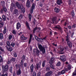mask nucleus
Masks as SVG:
<instances>
[{
	"instance_id": "1",
	"label": "nucleus",
	"mask_w": 76,
	"mask_h": 76,
	"mask_svg": "<svg viewBox=\"0 0 76 76\" xmlns=\"http://www.w3.org/2000/svg\"><path fill=\"white\" fill-rule=\"evenodd\" d=\"M38 47L41 51H42L43 54H44L45 53V49L43 47L42 45H38Z\"/></svg>"
},
{
	"instance_id": "2",
	"label": "nucleus",
	"mask_w": 76,
	"mask_h": 76,
	"mask_svg": "<svg viewBox=\"0 0 76 76\" xmlns=\"http://www.w3.org/2000/svg\"><path fill=\"white\" fill-rule=\"evenodd\" d=\"M34 54H37V56H39V53H40V51L37 49H33Z\"/></svg>"
},
{
	"instance_id": "3",
	"label": "nucleus",
	"mask_w": 76,
	"mask_h": 76,
	"mask_svg": "<svg viewBox=\"0 0 76 76\" xmlns=\"http://www.w3.org/2000/svg\"><path fill=\"white\" fill-rule=\"evenodd\" d=\"M35 4L33 3L32 4V6L31 7L30 10V13L31 14H32V13H33V12H34L33 10L35 9Z\"/></svg>"
},
{
	"instance_id": "4",
	"label": "nucleus",
	"mask_w": 76,
	"mask_h": 76,
	"mask_svg": "<svg viewBox=\"0 0 76 76\" xmlns=\"http://www.w3.org/2000/svg\"><path fill=\"white\" fill-rule=\"evenodd\" d=\"M54 29H57L58 30V31H61L62 30V28L61 27H60V26L59 25H57L54 28Z\"/></svg>"
},
{
	"instance_id": "5",
	"label": "nucleus",
	"mask_w": 76,
	"mask_h": 76,
	"mask_svg": "<svg viewBox=\"0 0 76 76\" xmlns=\"http://www.w3.org/2000/svg\"><path fill=\"white\" fill-rule=\"evenodd\" d=\"M8 68H9V67L7 65H5L4 67H2L3 70L4 69V72H7V71H8Z\"/></svg>"
},
{
	"instance_id": "6",
	"label": "nucleus",
	"mask_w": 76,
	"mask_h": 76,
	"mask_svg": "<svg viewBox=\"0 0 76 76\" xmlns=\"http://www.w3.org/2000/svg\"><path fill=\"white\" fill-rule=\"evenodd\" d=\"M53 74V71H50V72H47L45 74V76H51V74Z\"/></svg>"
},
{
	"instance_id": "7",
	"label": "nucleus",
	"mask_w": 76,
	"mask_h": 76,
	"mask_svg": "<svg viewBox=\"0 0 76 76\" xmlns=\"http://www.w3.org/2000/svg\"><path fill=\"white\" fill-rule=\"evenodd\" d=\"M41 61H40L38 64H37L36 68L38 69L40 68H41Z\"/></svg>"
},
{
	"instance_id": "8",
	"label": "nucleus",
	"mask_w": 76,
	"mask_h": 76,
	"mask_svg": "<svg viewBox=\"0 0 76 76\" xmlns=\"http://www.w3.org/2000/svg\"><path fill=\"white\" fill-rule=\"evenodd\" d=\"M74 31L71 30V31L69 30V34H70L71 35V36L72 38L73 37V35H74Z\"/></svg>"
},
{
	"instance_id": "9",
	"label": "nucleus",
	"mask_w": 76,
	"mask_h": 76,
	"mask_svg": "<svg viewBox=\"0 0 76 76\" xmlns=\"http://www.w3.org/2000/svg\"><path fill=\"white\" fill-rule=\"evenodd\" d=\"M60 59L61 60H62L63 61H66V56H61L60 57Z\"/></svg>"
},
{
	"instance_id": "10",
	"label": "nucleus",
	"mask_w": 76,
	"mask_h": 76,
	"mask_svg": "<svg viewBox=\"0 0 76 76\" xmlns=\"http://www.w3.org/2000/svg\"><path fill=\"white\" fill-rule=\"evenodd\" d=\"M18 11L17 9H15L13 11V15L14 16H18Z\"/></svg>"
},
{
	"instance_id": "11",
	"label": "nucleus",
	"mask_w": 76,
	"mask_h": 76,
	"mask_svg": "<svg viewBox=\"0 0 76 76\" xmlns=\"http://www.w3.org/2000/svg\"><path fill=\"white\" fill-rule=\"evenodd\" d=\"M21 9V12H23V13H25V8L23 7V5L21 6V7H20V8Z\"/></svg>"
},
{
	"instance_id": "12",
	"label": "nucleus",
	"mask_w": 76,
	"mask_h": 76,
	"mask_svg": "<svg viewBox=\"0 0 76 76\" xmlns=\"http://www.w3.org/2000/svg\"><path fill=\"white\" fill-rule=\"evenodd\" d=\"M16 74L17 75H21V70L20 68L17 71Z\"/></svg>"
},
{
	"instance_id": "13",
	"label": "nucleus",
	"mask_w": 76,
	"mask_h": 76,
	"mask_svg": "<svg viewBox=\"0 0 76 76\" xmlns=\"http://www.w3.org/2000/svg\"><path fill=\"white\" fill-rule=\"evenodd\" d=\"M26 24L27 26V29H28V30H31V28H30V27H29V23H28V22L27 21H26Z\"/></svg>"
},
{
	"instance_id": "14",
	"label": "nucleus",
	"mask_w": 76,
	"mask_h": 76,
	"mask_svg": "<svg viewBox=\"0 0 76 76\" xmlns=\"http://www.w3.org/2000/svg\"><path fill=\"white\" fill-rule=\"evenodd\" d=\"M21 39L23 41H25V40H26L27 39V37H25L23 35L21 37Z\"/></svg>"
},
{
	"instance_id": "15",
	"label": "nucleus",
	"mask_w": 76,
	"mask_h": 76,
	"mask_svg": "<svg viewBox=\"0 0 76 76\" xmlns=\"http://www.w3.org/2000/svg\"><path fill=\"white\" fill-rule=\"evenodd\" d=\"M56 3L58 5H60L61 4H63V2L61 0H57Z\"/></svg>"
},
{
	"instance_id": "16",
	"label": "nucleus",
	"mask_w": 76,
	"mask_h": 76,
	"mask_svg": "<svg viewBox=\"0 0 76 76\" xmlns=\"http://www.w3.org/2000/svg\"><path fill=\"white\" fill-rule=\"evenodd\" d=\"M26 6L27 7H30V4H31V2L29 0H28L26 1Z\"/></svg>"
},
{
	"instance_id": "17",
	"label": "nucleus",
	"mask_w": 76,
	"mask_h": 76,
	"mask_svg": "<svg viewBox=\"0 0 76 76\" xmlns=\"http://www.w3.org/2000/svg\"><path fill=\"white\" fill-rule=\"evenodd\" d=\"M20 23H17L16 25V28L17 29H19L20 28Z\"/></svg>"
},
{
	"instance_id": "18",
	"label": "nucleus",
	"mask_w": 76,
	"mask_h": 76,
	"mask_svg": "<svg viewBox=\"0 0 76 76\" xmlns=\"http://www.w3.org/2000/svg\"><path fill=\"white\" fill-rule=\"evenodd\" d=\"M57 19V17H53L52 19V21H53L52 23H54V22H56V20Z\"/></svg>"
},
{
	"instance_id": "19",
	"label": "nucleus",
	"mask_w": 76,
	"mask_h": 76,
	"mask_svg": "<svg viewBox=\"0 0 76 76\" xmlns=\"http://www.w3.org/2000/svg\"><path fill=\"white\" fill-rule=\"evenodd\" d=\"M5 47L7 48L8 50L10 51H12L13 50V48L12 47L10 46L9 48H8L7 46Z\"/></svg>"
},
{
	"instance_id": "20",
	"label": "nucleus",
	"mask_w": 76,
	"mask_h": 76,
	"mask_svg": "<svg viewBox=\"0 0 76 76\" xmlns=\"http://www.w3.org/2000/svg\"><path fill=\"white\" fill-rule=\"evenodd\" d=\"M67 43L69 46V47L71 48V47H72V43L69 41L67 42Z\"/></svg>"
},
{
	"instance_id": "21",
	"label": "nucleus",
	"mask_w": 76,
	"mask_h": 76,
	"mask_svg": "<svg viewBox=\"0 0 76 76\" xmlns=\"http://www.w3.org/2000/svg\"><path fill=\"white\" fill-rule=\"evenodd\" d=\"M30 69L31 70V72L32 73L34 70V64H32L30 66Z\"/></svg>"
},
{
	"instance_id": "22",
	"label": "nucleus",
	"mask_w": 76,
	"mask_h": 76,
	"mask_svg": "<svg viewBox=\"0 0 76 76\" xmlns=\"http://www.w3.org/2000/svg\"><path fill=\"white\" fill-rule=\"evenodd\" d=\"M15 5L14 4H12L10 8V10L11 11L13 10V7H15Z\"/></svg>"
},
{
	"instance_id": "23",
	"label": "nucleus",
	"mask_w": 76,
	"mask_h": 76,
	"mask_svg": "<svg viewBox=\"0 0 76 76\" xmlns=\"http://www.w3.org/2000/svg\"><path fill=\"white\" fill-rule=\"evenodd\" d=\"M32 37V34H30V39L28 41V42H29L28 44H30L31 42V41Z\"/></svg>"
},
{
	"instance_id": "24",
	"label": "nucleus",
	"mask_w": 76,
	"mask_h": 76,
	"mask_svg": "<svg viewBox=\"0 0 76 76\" xmlns=\"http://www.w3.org/2000/svg\"><path fill=\"white\" fill-rule=\"evenodd\" d=\"M16 6L17 7L20 9V8L21 7V6H20V5L19 4V3L18 2H16Z\"/></svg>"
},
{
	"instance_id": "25",
	"label": "nucleus",
	"mask_w": 76,
	"mask_h": 76,
	"mask_svg": "<svg viewBox=\"0 0 76 76\" xmlns=\"http://www.w3.org/2000/svg\"><path fill=\"white\" fill-rule=\"evenodd\" d=\"M60 48H59V51L60 52H62L63 51V47L62 46H61Z\"/></svg>"
},
{
	"instance_id": "26",
	"label": "nucleus",
	"mask_w": 76,
	"mask_h": 76,
	"mask_svg": "<svg viewBox=\"0 0 76 76\" xmlns=\"http://www.w3.org/2000/svg\"><path fill=\"white\" fill-rule=\"evenodd\" d=\"M2 18L4 21H5L6 20V17L4 15H2Z\"/></svg>"
},
{
	"instance_id": "27",
	"label": "nucleus",
	"mask_w": 76,
	"mask_h": 76,
	"mask_svg": "<svg viewBox=\"0 0 76 76\" xmlns=\"http://www.w3.org/2000/svg\"><path fill=\"white\" fill-rule=\"evenodd\" d=\"M13 69V67L11 66L10 67L9 69V71L11 73H13V70L12 69Z\"/></svg>"
},
{
	"instance_id": "28",
	"label": "nucleus",
	"mask_w": 76,
	"mask_h": 76,
	"mask_svg": "<svg viewBox=\"0 0 76 76\" xmlns=\"http://www.w3.org/2000/svg\"><path fill=\"white\" fill-rule=\"evenodd\" d=\"M28 18L29 21H31V19H32V15L30 14H28Z\"/></svg>"
},
{
	"instance_id": "29",
	"label": "nucleus",
	"mask_w": 76,
	"mask_h": 76,
	"mask_svg": "<svg viewBox=\"0 0 76 76\" xmlns=\"http://www.w3.org/2000/svg\"><path fill=\"white\" fill-rule=\"evenodd\" d=\"M54 11L55 12H59V11H60V10L57 8H55L54 9Z\"/></svg>"
},
{
	"instance_id": "30",
	"label": "nucleus",
	"mask_w": 76,
	"mask_h": 76,
	"mask_svg": "<svg viewBox=\"0 0 76 76\" xmlns=\"http://www.w3.org/2000/svg\"><path fill=\"white\" fill-rule=\"evenodd\" d=\"M10 45L13 48L15 47V43L14 42H12Z\"/></svg>"
},
{
	"instance_id": "31",
	"label": "nucleus",
	"mask_w": 76,
	"mask_h": 76,
	"mask_svg": "<svg viewBox=\"0 0 76 76\" xmlns=\"http://www.w3.org/2000/svg\"><path fill=\"white\" fill-rule=\"evenodd\" d=\"M7 30V29H6V28L4 27V30L3 31V34H5L6 33Z\"/></svg>"
},
{
	"instance_id": "32",
	"label": "nucleus",
	"mask_w": 76,
	"mask_h": 76,
	"mask_svg": "<svg viewBox=\"0 0 76 76\" xmlns=\"http://www.w3.org/2000/svg\"><path fill=\"white\" fill-rule=\"evenodd\" d=\"M3 59L2 58V57L0 56V63H3Z\"/></svg>"
},
{
	"instance_id": "33",
	"label": "nucleus",
	"mask_w": 76,
	"mask_h": 76,
	"mask_svg": "<svg viewBox=\"0 0 76 76\" xmlns=\"http://www.w3.org/2000/svg\"><path fill=\"white\" fill-rule=\"evenodd\" d=\"M10 61H11L15 62V61H16V58H13L10 59Z\"/></svg>"
},
{
	"instance_id": "34",
	"label": "nucleus",
	"mask_w": 76,
	"mask_h": 76,
	"mask_svg": "<svg viewBox=\"0 0 76 76\" xmlns=\"http://www.w3.org/2000/svg\"><path fill=\"white\" fill-rule=\"evenodd\" d=\"M0 39H3V34L2 33H0Z\"/></svg>"
},
{
	"instance_id": "35",
	"label": "nucleus",
	"mask_w": 76,
	"mask_h": 76,
	"mask_svg": "<svg viewBox=\"0 0 76 76\" xmlns=\"http://www.w3.org/2000/svg\"><path fill=\"white\" fill-rule=\"evenodd\" d=\"M45 62H46V61L45 60H44L43 61L42 63V67H44L45 66Z\"/></svg>"
},
{
	"instance_id": "36",
	"label": "nucleus",
	"mask_w": 76,
	"mask_h": 76,
	"mask_svg": "<svg viewBox=\"0 0 76 76\" xmlns=\"http://www.w3.org/2000/svg\"><path fill=\"white\" fill-rule=\"evenodd\" d=\"M46 71L47 72H48V71H50V67H47L46 68Z\"/></svg>"
},
{
	"instance_id": "37",
	"label": "nucleus",
	"mask_w": 76,
	"mask_h": 76,
	"mask_svg": "<svg viewBox=\"0 0 76 76\" xmlns=\"http://www.w3.org/2000/svg\"><path fill=\"white\" fill-rule=\"evenodd\" d=\"M20 64L22 66V67H23V60H21Z\"/></svg>"
},
{
	"instance_id": "38",
	"label": "nucleus",
	"mask_w": 76,
	"mask_h": 76,
	"mask_svg": "<svg viewBox=\"0 0 76 76\" xmlns=\"http://www.w3.org/2000/svg\"><path fill=\"white\" fill-rule=\"evenodd\" d=\"M0 50L1 51H2V52H4V49L3 48V47H1V46H0Z\"/></svg>"
},
{
	"instance_id": "39",
	"label": "nucleus",
	"mask_w": 76,
	"mask_h": 76,
	"mask_svg": "<svg viewBox=\"0 0 76 76\" xmlns=\"http://www.w3.org/2000/svg\"><path fill=\"white\" fill-rule=\"evenodd\" d=\"M20 65L18 64H16L15 65V67L16 68H20Z\"/></svg>"
},
{
	"instance_id": "40",
	"label": "nucleus",
	"mask_w": 76,
	"mask_h": 76,
	"mask_svg": "<svg viewBox=\"0 0 76 76\" xmlns=\"http://www.w3.org/2000/svg\"><path fill=\"white\" fill-rule=\"evenodd\" d=\"M25 55H23L21 57V59L22 60H25Z\"/></svg>"
},
{
	"instance_id": "41",
	"label": "nucleus",
	"mask_w": 76,
	"mask_h": 76,
	"mask_svg": "<svg viewBox=\"0 0 76 76\" xmlns=\"http://www.w3.org/2000/svg\"><path fill=\"white\" fill-rule=\"evenodd\" d=\"M3 9L5 12H7V9L6 8V7H5V6H3Z\"/></svg>"
},
{
	"instance_id": "42",
	"label": "nucleus",
	"mask_w": 76,
	"mask_h": 76,
	"mask_svg": "<svg viewBox=\"0 0 76 76\" xmlns=\"http://www.w3.org/2000/svg\"><path fill=\"white\" fill-rule=\"evenodd\" d=\"M7 44L8 46H10V42H9V41H7Z\"/></svg>"
},
{
	"instance_id": "43",
	"label": "nucleus",
	"mask_w": 76,
	"mask_h": 76,
	"mask_svg": "<svg viewBox=\"0 0 76 76\" xmlns=\"http://www.w3.org/2000/svg\"><path fill=\"white\" fill-rule=\"evenodd\" d=\"M38 29V28L37 27L34 28L33 30V33H35V31H37Z\"/></svg>"
},
{
	"instance_id": "44",
	"label": "nucleus",
	"mask_w": 76,
	"mask_h": 76,
	"mask_svg": "<svg viewBox=\"0 0 76 76\" xmlns=\"http://www.w3.org/2000/svg\"><path fill=\"white\" fill-rule=\"evenodd\" d=\"M61 64V63H60V62L59 61L56 64V66H60Z\"/></svg>"
},
{
	"instance_id": "45",
	"label": "nucleus",
	"mask_w": 76,
	"mask_h": 76,
	"mask_svg": "<svg viewBox=\"0 0 76 76\" xmlns=\"http://www.w3.org/2000/svg\"><path fill=\"white\" fill-rule=\"evenodd\" d=\"M12 38V35H10L8 37V39L9 40H10Z\"/></svg>"
},
{
	"instance_id": "46",
	"label": "nucleus",
	"mask_w": 76,
	"mask_h": 76,
	"mask_svg": "<svg viewBox=\"0 0 76 76\" xmlns=\"http://www.w3.org/2000/svg\"><path fill=\"white\" fill-rule=\"evenodd\" d=\"M16 72L15 71H14L13 73L12 74V76H16Z\"/></svg>"
},
{
	"instance_id": "47",
	"label": "nucleus",
	"mask_w": 76,
	"mask_h": 76,
	"mask_svg": "<svg viewBox=\"0 0 76 76\" xmlns=\"http://www.w3.org/2000/svg\"><path fill=\"white\" fill-rule=\"evenodd\" d=\"M23 17L22 16V15H20L19 16L18 18L19 19H21Z\"/></svg>"
},
{
	"instance_id": "48",
	"label": "nucleus",
	"mask_w": 76,
	"mask_h": 76,
	"mask_svg": "<svg viewBox=\"0 0 76 76\" xmlns=\"http://www.w3.org/2000/svg\"><path fill=\"white\" fill-rule=\"evenodd\" d=\"M8 75V73H6L5 74H3L2 75V76H7Z\"/></svg>"
},
{
	"instance_id": "49",
	"label": "nucleus",
	"mask_w": 76,
	"mask_h": 76,
	"mask_svg": "<svg viewBox=\"0 0 76 76\" xmlns=\"http://www.w3.org/2000/svg\"><path fill=\"white\" fill-rule=\"evenodd\" d=\"M71 13L72 16H75V12H74V11H72Z\"/></svg>"
},
{
	"instance_id": "50",
	"label": "nucleus",
	"mask_w": 76,
	"mask_h": 76,
	"mask_svg": "<svg viewBox=\"0 0 76 76\" xmlns=\"http://www.w3.org/2000/svg\"><path fill=\"white\" fill-rule=\"evenodd\" d=\"M72 75H74V76H76V70H75L72 73Z\"/></svg>"
},
{
	"instance_id": "51",
	"label": "nucleus",
	"mask_w": 76,
	"mask_h": 76,
	"mask_svg": "<svg viewBox=\"0 0 76 76\" xmlns=\"http://www.w3.org/2000/svg\"><path fill=\"white\" fill-rule=\"evenodd\" d=\"M39 5L41 7H42V6H43V4H42V2H40V3H39Z\"/></svg>"
},
{
	"instance_id": "52",
	"label": "nucleus",
	"mask_w": 76,
	"mask_h": 76,
	"mask_svg": "<svg viewBox=\"0 0 76 76\" xmlns=\"http://www.w3.org/2000/svg\"><path fill=\"white\" fill-rule=\"evenodd\" d=\"M51 60L52 61H54V60H55V58H54V57H52L51 58Z\"/></svg>"
},
{
	"instance_id": "53",
	"label": "nucleus",
	"mask_w": 76,
	"mask_h": 76,
	"mask_svg": "<svg viewBox=\"0 0 76 76\" xmlns=\"http://www.w3.org/2000/svg\"><path fill=\"white\" fill-rule=\"evenodd\" d=\"M50 66L51 68H52V69H54V65H53V64H50Z\"/></svg>"
},
{
	"instance_id": "54",
	"label": "nucleus",
	"mask_w": 76,
	"mask_h": 76,
	"mask_svg": "<svg viewBox=\"0 0 76 76\" xmlns=\"http://www.w3.org/2000/svg\"><path fill=\"white\" fill-rule=\"evenodd\" d=\"M12 34H14V35H15V34H16V31H15V30H12Z\"/></svg>"
},
{
	"instance_id": "55",
	"label": "nucleus",
	"mask_w": 76,
	"mask_h": 76,
	"mask_svg": "<svg viewBox=\"0 0 76 76\" xmlns=\"http://www.w3.org/2000/svg\"><path fill=\"white\" fill-rule=\"evenodd\" d=\"M14 56L15 57H17V54L16 53L14 52Z\"/></svg>"
},
{
	"instance_id": "56",
	"label": "nucleus",
	"mask_w": 76,
	"mask_h": 76,
	"mask_svg": "<svg viewBox=\"0 0 76 76\" xmlns=\"http://www.w3.org/2000/svg\"><path fill=\"white\" fill-rule=\"evenodd\" d=\"M11 63V61L10 60H8L7 63V64L9 65V64H10Z\"/></svg>"
},
{
	"instance_id": "57",
	"label": "nucleus",
	"mask_w": 76,
	"mask_h": 76,
	"mask_svg": "<svg viewBox=\"0 0 76 76\" xmlns=\"http://www.w3.org/2000/svg\"><path fill=\"white\" fill-rule=\"evenodd\" d=\"M72 28H76V24H73L72 26Z\"/></svg>"
},
{
	"instance_id": "58",
	"label": "nucleus",
	"mask_w": 76,
	"mask_h": 76,
	"mask_svg": "<svg viewBox=\"0 0 76 76\" xmlns=\"http://www.w3.org/2000/svg\"><path fill=\"white\" fill-rule=\"evenodd\" d=\"M53 62H54V61H52L51 60H50L49 61V63L50 64H53Z\"/></svg>"
},
{
	"instance_id": "59",
	"label": "nucleus",
	"mask_w": 76,
	"mask_h": 76,
	"mask_svg": "<svg viewBox=\"0 0 76 76\" xmlns=\"http://www.w3.org/2000/svg\"><path fill=\"white\" fill-rule=\"evenodd\" d=\"M1 4H2V6H4V1H1Z\"/></svg>"
},
{
	"instance_id": "60",
	"label": "nucleus",
	"mask_w": 76,
	"mask_h": 76,
	"mask_svg": "<svg viewBox=\"0 0 76 76\" xmlns=\"http://www.w3.org/2000/svg\"><path fill=\"white\" fill-rule=\"evenodd\" d=\"M66 41L67 42H68L69 41V36H67L66 37Z\"/></svg>"
},
{
	"instance_id": "61",
	"label": "nucleus",
	"mask_w": 76,
	"mask_h": 76,
	"mask_svg": "<svg viewBox=\"0 0 76 76\" xmlns=\"http://www.w3.org/2000/svg\"><path fill=\"white\" fill-rule=\"evenodd\" d=\"M61 72L62 74H64L65 73V71L64 70H62Z\"/></svg>"
},
{
	"instance_id": "62",
	"label": "nucleus",
	"mask_w": 76,
	"mask_h": 76,
	"mask_svg": "<svg viewBox=\"0 0 76 76\" xmlns=\"http://www.w3.org/2000/svg\"><path fill=\"white\" fill-rule=\"evenodd\" d=\"M24 67H26V66H27V63H25L24 64Z\"/></svg>"
},
{
	"instance_id": "63",
	"label": "nucleus",
	"mask_w": 76,
	"mask_h": 76,
	"mask_svg": "<svg viewBox=\"0 0 76 76\" xmlns=\"http://www.w3.org/2000/svg\"><path fill=\"white\" fill-rule=\"evenodd\" d=\"M41 39H39V38L38 37L37 40V41H41Z\"/></svg>"
},
{
	"instance_id": "64",
	"label": "nucleus",
	"mask_w": 76,
	"mask_h": 76,
	"mask_svg": "<svg viewBox=\"0 0 76 76\" xmlns=\"http://www.w3.org/2000/svg\"><path fill=\"white\" fill-rule=\"evenodd\" d=\"M41 76V72H39L37 74V76Z\"/></svg>"
}]
</instances>
